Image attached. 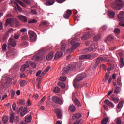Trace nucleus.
<instances>
[{
	"label": "nucleus",
	"instance_id": "obj_30",
	"mask_svg": "<svg viewBox=\"0 0 124 124\" xmlns=\"http://www.w3.org/2000/svg\"><path fill=\"white\" fill-rule=\"evenodd\" d=\"M32 120V117H31V115H29V116L25 118L26 123H31Z\"/></svg>",
	"mask_w": 124,
	"mask_h": 124
},
{
	"label": "nucleus",
	"instance_id": "obj_16",
	"mask_svg": "<svg viewBox=\"0 0 124 124\" xmlns=\"http://www.w3.org/2000/svg\"><path fill=\"white\" fill-rule=\"evenodd\" d=\"M55 112L57 116L58 119H61L62 118V110L58 108H56L55 109Z\"/></svg>",
	"mask_w": 124,
	"mask_h": 124
},
{
	"label": "nucleus",
	"instance_id": "obj_3",
	"mask_svg": "<svg viewBox=\"0 0 124 124\" xmlns=\"http://www.w3.org/2000/svg\"><path fill=\"white\" fill-rule=\"evenodd\" d=\"M8 25H9L10 27H14V26H19L20 23L16 18H8L6 20L5 27H7Z\"/></svg>",
	"mask_w": 124,
	"mask_h": 124
},
{
	"label": "nucleus",
	"instance_id": "obj_22",
	"mask_svg": "<svg viewBox=\"0 0 124 124\" xmlns=\"http://www.w3.org/2000/svg\"><path fill=\"white\" fill-rule=\"evenodd\" d=\"M115 39V37L113 35H108L106 40H105V42L107 43V41H112Z\"/></svg>",
	"mask_w": 124,
	"mask_h": 124
},
{
	"label": "nucleus",
	"instance_id": "obj_9",
	"mask_svg": "<svg viewBox=\"0 0 124 124\" xmlns=\"http://www.w3.org/2000/svg\"><path fill=\"white\" fill-rule=\"evenodd\" d=\"M123 16H124V12L120 11L119 14L117 15V18L119 21V26L124 28V17H123Z\"/></svg>",
	"mask_w": 124,
	"mask_h": 124
},
{
	"label": "nucleus",
	"instance_id": "obj_64",
	"mask_svg": "<svg viewBox=\"0 0 124 124\" xmlns=\"http://www.w3.org/2000/svg\"><path fill=\"white\" fill-rule=\"evenodd\" d=\"M107 29V27L106 26H103L100 29V30L105 31Z\"/></svg>",
	"mask_w": 124,
	"mask_h": 124
},
{
	"label": "nucleus",
	"instance_id": "obj_55",
	"mask_svg": "<svg viewBox=\"0 0 124 124\" xmlns=\"http://www.w3.org/2000/svg\"><path fill=\"white\" fill-rule=\"evenodd\" d=\"M112 100H113V101H114V102H115V103H118V101H119V99L117 98H111Z\"/></svg>",
	"mask_w": 124,
	"mask_h": 124
},
{
	"label": "nucleus",
	"instance_id": "obj_14",
	"mask_svg": "<svg viewBox=\"0 0 124 124\" xmlns=\"http://www.w3.org/2000/svg\"><path fill=\"white\" fill-rule=\"evenodd\" d=\"M72 14V12L70 10H67L64 14L63 16L65 19H69L71 15Z\"/></svg>",
	"mask_w": 124,
	"mask_h": 124
},
{
	"label": "nucleus",
	"instance_id": "obj_19",
	"mask_svg": "<svg viewBox=\"0 0 124 124\" xmlns=\"http://www.w3.org/2000/svg\"><path fill=\"white\" fill-rule=\"evenodd\" d=\"M92 37V35H91V33L90 32H88L85 34H84L82 37L81 39L82 40H86V39H88L89 37Z\"/></svg>",
	"mask_w": 124,
	"mask_h": 124
},
{
	"label": "nucleus",
	"instance_id": "obj_18",
	"mask_svg": "<svg viewBox=\"0 0 124 124\" xmlns=\"http://www.w3.org/2000/svg\"><path fill=\"white\" fill-rule=\"evenodd\" d=\"M28 113V108L24 107L22 108L21 112H20V116L23 118L25 115H26Z\"/></svg>",
	"mask_w": 124,
	"mask_h": 124
},
{
	"label": "nucleus",
	"instance_id": "obj_46",
	"mask_svg": "<svg viewBox=\"0 0 124 124\" xmlns=\"http://www.w3.org/2000/svg\"><path fill=\"white\" fill-rule=\"evenodd\" d=\"M93 47H90L89 48H86L85 49V52H91V51H93Z\"/></svg>",
	"mask_w": 124,
	"mask_h": 124
},
{
	"label": "nucleus",
	"instance_id": "obj_51",
	"mask_svg": "<svg viewBox=\"0 0 124 124\" xmlns=\"http://www.w3.org/2000/svg\"><path fill=\"white\" fill-rule=\"evenodd\" d=\"M117 83L118 84V86H120V87H122V81H121L120 78H117Z\"/></svg>",
	"mask_w": 124,
	"mask_h": 124
},
{
	"label": "nucleus",
	"instance_id": "obj_56",
	"mask_svg": "<svg viewBox=\"0 0 124 124\" xmlns=\"http://www.w3.org/2000/svg\"><path fill=\"white\" fill-rule=\"evenodd\" d=\"M78 67L79 68V69H80L81 70H83V69H82V62H80L78 63Z\"/></svg>",
	"mask_w": 124,
	"mask_h": 124
},
{
	"label": "nucleus",
	"instance_id": "obj_52",
	"mask_svg": "<svg viewBox=\"0 0 124 124\" xmlns=\"http://www.w3.org/2000/svg\"><path fill=\"white\" fill-rule=\"evenodd\" d=\"M47 22L44 21L39 25V27H41L42 26H47Z\"/></svg>",
	"mask_w": 124,
	"mask_h": 124
},
{
	"label": "nucleus",
	"instance_id": "obj_12",
	"mask_svg": "<svg viewBox=\"0 0 124 124\" xmlns=\"http://www.w3.org/2000/svg\"><path fill=\"white\" fill-rule=\"evenodd\" d=\"M52 100L53 101V102H55V103H56L57 104H62V103H63V102L62 101V99H61V98L58 96L52 97Z\"/></svg>",
	"mask_w": 124,
	"mask_h": 124
},
{
	"label": "nucleus",
	"instance_id": "obj_59",
	"mask_svg": "<svg viewBox=\"0 0 124 124\" xmlns=\"http://www.w3.org/2000/svg\"><path fill=\"white\" fill-rule=\"evenodd\" d=\"M66 0H56V1L58 2V3H63V2H64Z\"/></svg>",
	"mask_w": 124,
	"mask_h": 124
},
{
	"label": "nucleus",
	"instance_id": "obj_10",
	"mask_svg": "<svg viewBox=\"0 0 124 124\" xmlns=\"http://www.w3.org/2000/svg\"><path fill=\"white\" fill-rule=\"evenodd\" d=\"M28 34L29 35L30 40L32 42H33V41H35L36 40V34H35V32L31 30H29L28 31Z\"/></svg>",
	"mask_w": 124,
	"mask_h": 124
},
{
	"label": "nucleus",
	"instance_id": "obj_20",
	"mask_svg": "<svg viewBox=\"0 0 124 124\" xmlns=\"http://www.w3.org/2000/svg\"><path fill=\"white\" fill-rule=\"evenodd\" d=\"M80 60H88L91 59V55H81L79 56Z\"/></svg>",
	"mask_w": 124,
	"mask_h": 124
},
{
	"label": "nucleus",
	"instance_id": "obj_50",
	"mask_svg": "<svg viewBox=\"0 0 124 124\" xmlns=\"http://www.w3.org/2000/svg\"><path fill=\"white\" fill-rule=\"evenodd\" d=\"M120 89H121V88L118 87V86H116V89L114 90V93H116V94L119 93V91H120Z\"/></svg>",
	"mask_w": 124,
	"mask_h": 124
},
{
	"label": "nucleus",
	"instance_id": "obj_43",
	"mask_svg": "<svg viewBox=\"0 0 124 124\" xmlns=\"http://www.w3.org/2000/svg\"><path fill=\"white\" fill-rule=\"evenodd\" d=\"M20 36H21V34L18 32V34H15L14 37L15 39H18Z\"/></svg>",
	"mask_w": 124,
	"mask_h": 124
},
{
	"label": "nucleus",
	"instance_id": "obj_54",
	"mask_svg": "<svg viewBox=\"0 0 124 124\" xmlns=\"http://www.w3.org/2000/svg\"><path fill=\"white\" fill-rule=\"evenodd\" d=\"M41 72H42V71H41V70H39L36 73V76H38V77H39V76H40V75H41V73H42Z\"/></svg>",
	"mask_w": 124,
	"mask_h": 124
},
{
	"label": "nucleus",
	"instance_id": "obj_17",
	"mask_svg": "<svg viewBox=\"0 0 124 124\" xmlns=\"http://www.w3.org/2000/svg\"><path fill=\"white\" fill-rule=\"evenodd\" d=\"M50 69V67H47L45 70L41 74V75L38 77L37 80H38V79H40V78H41V77H42V76H43V75H44V74H46V73H47V72H48V71H49V70Z\"/></svg>",
	"mask_w": 124,
	"mask_h": 124
},
{
	"label": "nucleus",
	"instance_id": "obj_60",
	"mask_svg": "<svg viewBox=\"0 0 124 124\" xmlns=\"http://www.w3.org/2000/svg\"><path fill=\"white\" fill-rule=\"evenodd\" d=\"M6 47H7L6 44H4L2 46V49L3 51H6Z\"/></svg>",
	"mask_w": 124,
	"mask_h": 124
},
{
	"label": "nucleus",
	"instance_id": "obj_42",
	"mask_svg": "<svg viewBox=\"0 0 124 124\" xmlns=\"http://www.w3.org/2000/svg\"><path fill=\"white\" fill-rule=\"evenodd\" d=\"M27 32V28H22L18 32L20 33V34L21 33H24L25 32Z\"/></svg>",
	"mask_w": 124,
	"mask_h": 124
},
{
	"label": "nucleus",
	"instance_id": "obj_36",
	"mask_svg": "<svg viewBox=\"0 0 124 124\" xmlns=\"http://www.w3.org/2000/svg\"><path fill=\"white\" fill-rule=\"evenodd\" d=\"M15 117H14V113H12L10 114V123H13V121H14V119H15Z\"/></svg>",
	"mask_w": 124,
	"mask_h": 124
},
{
	"label": "nucleus",
	"instance_id": "obj_31",
	"mask_svg": "<svg viewBox=\"0 0 124 124\" xmlns=\"http://www.w3.org/2000/svg\"><path fill=\"white\" fill-rule=\"evenodd\" d=\"M109 18H111V19H113L114 17H115V12L113 11H110L109 12Z\"/></svg>",
	"mask_w": 124,
	"mask_h": 124
},
{
	"label": "nucleus",
	"instance_id": "obj_5",
	"mask_svg": "<svg viewBox=\"0 0 124 124\" xmlns=\"http://www.w3.org/2000/svg\"><path fill=\"white\" fill-rule=\"evenodd\" d=\"M123 6V1L121 0H115V1L111 4V7L114 10H121Z\"/></svg>",
	"mask_w": 124,
	"mask_h": 124
},
{
	"label": "nucleus",
	"instance_id": "obj_53",
	"mask_svg": "<svg viewBox=\"0 0 124 124\" xmlns=\"http://www.w3.org/2000/svg\"><path fill=\"white\" fill-rule=\"evenodd\" d=\"M60 81H62V82H64V81H65V80H66V77H60Z\"/></svg>",
	"mask_w": 124,
	"mask_h": 124
},
{
	"label": "nucleus",
	"instance_id": "obj_21",
	"mask_svg": "<svg viewBox=\"0 0 124 124\" xmlns=\"http://www.w3.org/2000/svg\"><path fill=\"white\" fill-rule=\"evenodd\" d=\"M62 55H63V53L62 52L60 51L57 52L54 56V59L58 60V59L62 58Z\"/></svg>",
	"mask_w": 124,
	"mask_h": 124
},
{
	"label": "nucleus",
	"instance_id": "obj_7",
	"mask_svg": "<svg viewBox=\"0 0 124 124\" xmlns=\"http://www.w3.org/2000/svg\"><path fill=\"white\" fill-rule=\"evenodd\" d=\"M45 54H46V49H42L40 50L37 55L34 56V60L37 61L42 60L45 57Z\"/></svg>",
	"mask_w": 124,
	"mask_h": 124
},
{
	"label": "nucleus",
	"instance_id": "obj_4",
	"mask_svg": "<svg viewBox=\"0 0 124 124\" xmlns=\"http://www.w3.org/2000/svg\"><path fill=\"white\" fill-rule=\"evenodd\" d=\"M76 69V64H69L62 70V75H64L70 72L71 70L74 71Z\"/></svg>",
	"mask_w": 124,
	"mask_h": 124
},
{
	"label": "nucleus",
	"instance_id": "obj_23",
	"mask_svg": "<svg viewBox=\"0 0 124 124\" xmlns=\"http://www.w3.org/2000/svg\"><path fill=\"white\" fill-rule=\"evenodd\" d=\"M55 3V0H48L45 3V5L49 6L50 5H53Z\"/></svg>",
	"mask_w": 124,
	"mask_h": 124
},
{
	"label": "nucleus",
	"instance_id": "obj_34",
	"mask_svg": "<svg viewBox=\"0 0 124 124\" xmlns=\"http://www.w3.org/2000/svg\"><path fill=\"white\" fill-rule=\"evenodd\" d=\"M20 87H25L27 84V81L26 80H21L19 82Z\"/></svg>",
	"mask_w": 124,
	"mask_h": 124
},
{
	"label": "nucleus",
	"instance_id": "obj_41",
	"mask_svg": "<svg viewBox=\"0 0 124 124\" xmlns=\"http://www.w3.org/2000/svg\"><path fill=\"white\" fill-rule=\"evenodd\" d=\"M109 118L108 117H106L105 119H103L102 121V124H107V122H108Z\"/></svg>",
	"mask_w": 124,
	"mask_h": 124
},
{
	"label": "nucleus",
	"instance_id": "obj_40",
	"mask_svg": "<svg viewBox=\"0 0 124 124\" xmlns=\"http://www.w3.org/2000/svg\"><path fill=\"white\" fill-rule=\"evenodd\" d=\"M99 39H100V35H97L94 36V37L93 38V40L94 41H98V40H99Z\"/></svg>",
	"mask_w": 124,
	"mask_h": 124
},
{
	"label": "nucleus",
	"instance_id": "obj_24",
	"mask_svg": "<svg viewBox=\"0 0 124 124\" xmlns=\"http://www.w3.org/2000/svg\"><path fill=\"white\" fill-rule=\"evenodd\" d=\"M104 103L107 104V105H108V106L112 107V108H113L114 107V104H113V103L109 101V100H105L104 101Z\"/></svg>",
	"mask_w": 124,
	"mask_h": 124
},
{
	"label": "nucleus",
	"instance_id": "obj_47",
	"mask_svg": "<svg viewBox=\"0 0 124 124\" xmlns=\"http://www.w3.org/2000/svg\"><path fill=\"white\" fill-rule=\"evenodd\" d=\"M60 91H61V89L58 87H56L53 90L54 93H59Z\"/></svg>",
	"mask_w": 124,
	"mask_h": 124
},
{
	"label": "nucleus",
	"instance_id": "obj_58",
	"mask_svg": "<svg viewBox=\"0 0 124 124\" xmlns=\"http://www.w3.org/2000/svg\"><path fill=\"white\" fill-rule=\"evenodd\" d=\"M123 107V102H120L118 106H117V108H122Z\"/></svg>",
	"mask_w": 124,
	"mask_h": 124
},
{
	"label": "nucleus",
	"instance_id": "obj_6",
	"mask_svg": "<svg viewBox=\"0 0 124 124\" xmlns=\"http://www.w3.org/2000/svg\"><path fill=\"white\" fill-rule=\"evenodd\" d=\"M70 44L72 45V46L70 48H68L66 50L67 53H72L75 49L78 48L80 46V43L76 42V39H74L71 41Z\"/></svg>",
	"mask_w": 124,
	"mask_h": 124
},
{
	"label": "nucleus",
	"instance_id": "obj_37",
	"mask_svg": "<svg viewBox=\"0 0 124 124\" xmlns=\"http://www.w3.org/2000/svg\"><path fill=\"white\" fill-rule=\"evenodd\" d=\"M114 32L117 35H119V34H120V32H121V30H120V29L115 28L114 30Z\"/></svg>",
	"mask_w": 124,
	"mask_h": 124
},
{
	"label": "nucleus",
	"instance_id": "obj_13",
	"mask_svg": "<svg viewBox=\"0 0 124 124\" xmlns=\"http://www.w3.org/2000/svg\"><path fill=\"white\" fill-rule=\"evenodd\" d=\"M18 18L20 21L21 22H23V23H27L28 22V17L27 16H23V15H18Z\"/></svg>",
	"mask_w": 124,
	"mask_h": 124
},
{
	"label": "nucleus",
	"instance_id": "obj_45",
	"mask_svg": "<svg viewBox=\"0 0 124 124\" xmlns=\"http://www.w3.org/2000/svg\"><path fill=\"white\" fill-rule=\"evenodd\" d=\"M109 78V73H107L105 76V78L104 79V82H106L107 80H108V78Z\"/></svg>",
	"mask_w": 124,
	"mask_h": 124
},
{
	"label": "nucleus",
	"instance_id": "obj_2",
	"mask_svg": "<svg viewBox=\"0 0 124 124\" xmlns=\"http://www.w3.org/2000/svg\"><path fill=\"white\" fill-rule=\"evenodd\" d=\"M86 77H87V74L85 73H82L77 76L76 79L73 82L75 89H78L79 87V83H78V82L79 81H81L86 78Z\"/></svg>",
	"mask_w": 124,
	"mask_h": 124
},
{
	"label": "nucleus",
	"instance_id": "obj_44",
	"mask_svg": "<svg viewBox=\"0 0 124 124\" xmlns=\"http://www.w3.org/2000/svg\"><path fill=\"white\" fill-rule=\"evenodd\" d=\"M2 121L4 123H7V122L8 121V117H7V116H4L2 119Z\"/></svg>",
	"mask_w": 124,
	"mask_h": 124
},
{
	"label": "nucleus",
	"instance_id": "obj_33",
	"mask_svg": "<svg viewBox=\"0 0 124 124\" xmlns=\"http://www.w3.org/2000/svg\"><path fill=\"white\" fill-rule=\"evenodd\" d=\"M27 64H30V65H31V66L33 68H35V67H36V64L32 62H29Z\"/></svg>",
	"mask_w": 124,
	"mask_h": 124
},
{
	"label": "nucleus",
	"instance_id": "obj_49",
	"mask_svg": "<svg viewBox=\"0 0 124 124\" xmlns=\"http://www.w3.org/2000/svg\"><path fill=\"white\" fill-rule=\"evenodd\" d=\"M17 2H18V3H19V4H20L21 6H23V7H25L26 6V4H25V3L20 0H17Z\"/></svg>",
	"mask_w": 124,
	"mask_h": 124
},
{
	"label": "nucleus",
	"instance_id": "obj_38",
	"mask_svg": "<svg viewBox=\"0 0 124 124\" xmlns=\"http://www.w3.org/2000/svg\"><path fill=\"white\" fill-rule=\"evenodd\" d=\"M16 7H17L18 11H22V8L20 6H19V4H18V3L15 2V8H16Z\"/></svg>",
	"mask_w": 124,
	"mask_h": 124
},
{
	"label": "nucleus",
	"instance_id": "obj_35",
	"mask_svg": "<svg viewBox=\"0 0 124 124\" xmlns=\"http://www.w3.org/2000/svg\"><path fill=\"white\" fill-rule=\"evenodd\" d=\"M58 85L62 88V89H64L65 88V84L63 82H59L58 83Z\"/></svg>",
	"mask_w": 124,
	"mask_h": 124
},
{
	"label": "nucleus",
	"instance_id": "obj_26",
	"mask_svg": "<svg viewBox=\"0 0 124 124\" xmlns=\"http://www.w3.org/2000/svg\"><path fill=\"white\" fill-rule=\"evenodd\" d=\"M53 57H54V52L49 53L48 55L46 56V60L50 61V60L53 59Z\"/></svg>",
	"mask_w": 124,
	"mask_h": 124
},
{
	"label": "nucleus",
	"instance_id": "obj_27",
	"mask_svg": "<svg viewBox=\"0 0 124 124\" xmlns=\"http://www.w3.org/2000/svg\"><path fill=\"white\" fill-rule=\"evenodd\" d=\"M30 65L28 64H24L21 68V71L24 72L25 70H26V68H28L29 67Z\"/></svg>",
	"mask_w": 124,
	"mask_h": 124
},
{
	"label": "nucleus",
	"instance_id": "obj_11",
	"mask_svg": "<svg viewBox=\"0 0 124 124\" xmlns=\"http://www.w3.org/2000/svg\"><path fill=\"white\" fill-rule=\"evenodd\" d=\"M16 45H17V41H16V40H15L14 39L10 38L8 41V47H10V46L15 47Z\"/></svg>",
	"mask_w": 124,
	"mask_h": 124
},
{
	"label": "nucleus",
	"instance_id": "obj_63",
	"mask_svg": "<svg viewBox=\"0 0 124 124\" xmlns=\"http://www.w3.org/2000/svg\"><path fill=\"white\" fill-rule=\"evenodd\" d=\"M3 23L2 21L0 22V31H1L3 29V26H2Z\"/></svg>",
	"mask_w": 124,
	"mask_h": 124
},
{
	"label": "nucleus",
	"instance_id": "obj_62",
	"mask_svg": "<svg viewBox=\"0 0 124 124\" xmlns=\"http://www.w3.org/2000/svg\"><path fill=\"white\" fill-rule=\"evenodd\" d=\"M31 12L33 14H36L37 13V12L36 11V10L34 9L31 10Z\"/></svg>",
	"mask_w": 124,
	"mask_h": 124
},
{
	"label": "nucleus",
	"instance_id": "obj_8",
	"mask_svg": "<svg viewBox=\"0 0 124 124\" xmlns=\"http://www.w3.org/2000/svg\"><path fill=\"white\" fill-rule=\"evenodd\" d=\"M102 61H104V59L103 57H98L96 59L93 60L92 62L93 69L96 68V67L98 66L99 63H100V62H102Z\"/></svg>",
	"mask_w": 124,
	"mask_h": 124
},
{
	"label": "nucleus",
	"instance_id": "obj_25",
	"mask_svg": "<svg viewBox=\"0 0 124 124\" xmlns=\"http://www.w3.org/2000/svg\"><path fill=\"white\" fill-rule=\"evenodd\" d=\"M69 110L71 112H75V111L76 110V108H75V106L73 105H70L69 107Z\"/></svg>",
	"mask_w": 124,
	"mask_h": 124
},
{
	"label": "nucleus",
	"instance_id": "obj_15",
	"mask_svg": "<svg viewBox=\"0 0 124 124\" xmlns=\"http://www.w3.org/2000/svg\"><path fill=\"white\" fill-rule=\"evenodd\" d=\"M21 40L23 41L24 44L25 45H28V42H25L27 40H29V37L27 34H25L24 35L22 36L21 37Z\"/></svg>",
	"mask_w": 124,
	"mask_h": 124
},
{
	"label": "nucleus",
	"instance_id": "obj_48",
	"mask_svg": "<svg viewBox=\"0 0 124 124\" xmlns=\"http://www.w3.org/2000/svg\"><path fill=\"white\" fill-rule=\"evenodd\" d=\"M16 107H17V104L16 103H14L12 105V108L13 111H16Z\"/></svg>",
	"mask_w": 124,
	"mask_h": 124
},
{
	"label": "nucleus",
	"instance_id": "obj_32",
	"mask_svg": "<svg viewBox=\"0 0 124 124\" xmlns=\"http://www.w3.org/2000/svg\"><path fill=\"white\" fill-rule=\"evenodd\" d=\"M66 49V44L63 43L61 46V50L62 52H64Z\"/></svg>",
	"mask_w": 124,
	"mask_h": 124
},
{
	"label": "nucleus",
	"instance_id": "obj_57",
	"mask_svg": "<svg viewBox=\"0 0 124 124\" xmlns=\"http://www.w3.org/2000/svg\"><path fill=\"white\" fill-rule=\"evenodd\" d=\"M36 22V20L35 19H33V20H30L28 21L29 24H33V23H35Z\"/></svg>",
	"mask_w": 124,
	"mask_h": 124
},
{
	"label": "nucleus",
	"instance_id": "obj_29",
	"mask_svg": "<svg viewBox=\"0 0 124 124\" xmlns=\"http://www.w3.org/2000/svg\"><path fill=\"white\" fill-rule=\"evenodd\" d=\"M74 103L77 105V106H78V107H80L81 106V103H80V101L79 100H78L77 98H75L74 100Z\"/></svg>",
	"mask_w": 124,
	"mask_h": 124
},
{
	"label": "nucleus",
	"instance_id": "obj_28",
	"mask_svg": "<svg viewBox=\"0 0 124 124\" xmlns=\"http://www.w3.org/2000/svg\"><path fill=\"white\" fill-rule=\"evenodd\" d=\"M82 117V115L80 113H77L76 114H74L73 119L74 120H77V119H79Z\"/></svg>",
	"mask_w": 124,
	"mask_h": 124
},
{
	"label": "nucleus",
	"instance_id": "obj_39",
	"mask_svg": "<svg viewBox=\"0 0 124 124\" xmlns=\"http://www.w3.org/2000/svg\"><path fill=\"white\" fill-rule=\"evenodd\" d=\"M124 61H123V58L121 57L120 58V67L121 68L124 67Z\"/></svg>",
	"mask_w": 124,
	"mask_h": 124
},
{
	"label": "nucleus",
	"instance_id": "obj_1",
	"mask_svg": "<svg viewBox=\"0 0 124 124\" xmlns=\"http://www.w3.org/2000/svg\"><path fill=\"white\" fill-rule=\"evenodd\" d=\"M1 86V89H3L4 88H9V87H10V86H11V78L7 75H5L3 76Z\"/></svg>",
	"mask_w": 124,
	"mask_h": 124
},
{
	"label": "nucleus",
	"instance_id": "obj_61",
	"mask_svg": "<svg viewBox=\"0 0 124 124\" xmlns=\"http://www.w3.org/2000/svg\"><path fill=\"white\" fill-rule=\"evenodd\" d=\"M116 124H122V122L121 121V119L118 118V119L116 120Z\"/></svg>",
	"mask_w": 124,
	"mask_h": 124
}]
</instances>
